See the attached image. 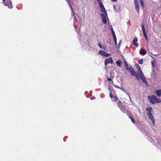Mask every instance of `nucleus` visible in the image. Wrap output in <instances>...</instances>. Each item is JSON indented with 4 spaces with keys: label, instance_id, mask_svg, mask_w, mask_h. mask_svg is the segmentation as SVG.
Returning a JSON list of instances; mask_svg holds the SVG:
<instances>
[{
    "label": "nucleus",
    "instance_id": "f8f14e48",
    "mask_svg": "<svg viewBox=\"0 0 161 161\" xmlns=\"http://www.w3.org/2000/svg\"><path fill=\"white\" fill-rule=\"evenodd\" d=\"M137 41V39L136 38H135L132 42V43L136 47H137L138 46V44L136 43Z\"/></svg>",
    "mask_w": 161,
    "mask_h": 161
},
{
    "label": "nucleus",
    "instance_id": "f3484780",
    "mask_svg": "<svg viewBox=\"0 0 161 161\" xmlns=\"http://www.w3.org/2000/svg\"><path fill=\"white\" fill-rule=\"evenodd\" d=\"M116 64L118 67H120L121 66V62L120 60H117L116 62Z\"/></svg>",
    "mask_w": 161,
    "mask_h": 161
},
{
    "label": "nucleus",
    "instance_id": "a878e982",
    "mask_svg": "<svg viewBox=\"0 0 161 161\" xmlns=\"http://www.w3.org/2000/svg\"><path fill=\"white\" fill-rule=\"evenodd\" d=\"M154 63H155V61H152L151 62V64H152V66L153 67H154L155 66Z\"/></svg>",
    "mask_w": 161,
    "mask_h": 161
},
{
    "label": "nucleus",
    "instance_id": "dca6fc26",
    "mask_svg": "<svg viewBox=\"0 0 161 161\" xmlns=\"http://www.w3.org/2000/svg\"><path fill=\"white\" fill-rule=\"evenodd\" d=\"M149 117L148 118L149 119H150L153 122V124L154 123V122L155 121V120L154 119V117L152 115V114H151V115H149L148 116Z\"/></svg>",
    "mask_w": 161,
    "mask_h": 161
},
{
    "label": "nucleus",
    "instance_id": "bb28decb",
    "mask_svg": "<svg viewBox=\"0 0 161 161\" xmlns=\"http://www.w3.org/2000/svg\"><path fill=\"white\" fill-rule=\"evenodd\" d=\"M125 67L126 69L127 70L129 68L128 64H127L126 65H125Z\"/></svg>",
    "mask_w": 161,
    "mask_h": 161
},
{
    "label": "nucleus",
    "instance_id": "b1692460",
    "mask_svg": "<svg viewBox=\"0 0 161 161\" xmlns=\"http://www.w3.org/2000/svg\"><path fill=\"white\" fill-rule=\"evenodd\" d=\"M110 54L107 53H106L105 52V54L104 55V56H105V57H108V56H110Z\"/></svg>",
    "mask_w": 161,
    "mask_h": 161
},
{
    "label": "nucleus",
    "instance_id": "1a4fd4ad",
    "mask_svg": "<svg viewBox=\"0 0 161 161\" xmlns=\"http://www.w3.org/2000/svg\"><path fill=\"white\" fill-rule=\"evenodd\" d=\"M106 16L105 14H101V16L102 18V22L104 24L107 23Z\"/></svg>",
    "mask_w": 161,
    "mask_h": 161
},
{
    "label": "nucleus",
    "instance_id": "4468645a",
    "mask_svg": "<svg viewBox=\"0 0 161 161\" xmlns=\"http://www.w3.org/2000/svg\"><path fill=\"white\" fill-rule=\"evenodd\" d=\"M136 68L139 72V73H138L139 75H140V74L142 75V74H143V73L141 69L140 66L138 65V64H137V65L136 66Z\"/></svg>",
    "mask_w": 161,
    "mask_h": 161
},
{
    "label": "nucleus",
    "instance_id": "423d86ee",
    "mask_svg": "<svg viewBox=\"0 0 161 161\" xmlns=\"http://www.w3.org/2000/svg\"><path fill=\"white\" fill-rule=\"evenodd\" d=\"M134 3L136 9L137 10V13L139 14L140 8L138 0H134Z\"/></svg>",
    "mask_w": 161,
    "mask_h": 161
},
{
    "label": "nucleus",
    "instance_id": "393cba45",
    "mask_svg": "<svg viewBox=\"0 0 161 161\" xmlns=\"http://www.w3.org/2000/svg\"><path fill=\"white\" fill-rule=\"evenodd\" d=\"M114 98V100L115 101H116L118 99V97H117V96H114V97H113Z\"/></svg>",
    "mask_w": 161,
    "mask_h": 161
},
{
    "label": "nucleus",
    "instance_id": "6e6552de",
    "mask_svg": "<svg viewBox=\"0 0 161 161\" xmlns=\"http://www.w3.org/2000/svg\"><path fill=\"white\" fill-rule=\"evenodd\" d=\"M142 75H139V79H137L138 80H140V79H141L142 81L145 83H147V81L145 79L144 75L143 74V73Z\"/></svg>",
    "mask_w": 161,
    "mask_h": 161
},
{
    "label": "nucleus",
    "instance_id": "c9c22d12",
    "mask_svg": "<svg viewBox=\"0 0 161 161\" xmlns=\"http://www.w3.org/2000/svg\"><path fill=\"white\" fill-rule=\"evenodd\" d=\"M102 49H105V46H103V48H102Z\"/></svg>",
    "mask_w": 161,
    "mask_h": 161
},
{
    "label": "nucleus",
    "instance_id": "20e7f679",
    "mask_svg": "<svg viewBox=\"0 0 161 161\" xmlns=\"http://www.w3.org/2000/svg\"><path fill=\"white\" fill-rule=\"evenodd\" d=\"M11 0H3L4 2V4L6 6H7L8 8L11 9L13 7Z\"/></svg>",
    "mask_w": 161,
    "mask_h": 161
},
{
    "label": "nucleus",
    "instance_id": "2f4dec72",
    "mask_svg": "<svg viewBox=\"0 0 161 161\" xmlns=\"http://www.w3.org/2000/svg\"><path fill=\"white\" fill-rule=\"evenodd\" d=\"M124 59V64H125V65H126L127 64V62L125 60V59Z\"/></svg>",
    "mask_w": 161,
    "mask_h": 161
},
{
    "label": "nucleus",
    "instance_id": "c756f323",
    "mask_svg": "<svg viewBox=\"0 0 161 161\" xmlns=\"http://www.w3.org/2000/svg\"><path fill=\"white\" fill-rule=\"evenodd\" d=\"M109 95H110V97L111 98H113L114 97V96L113 95H112V93H111V92H110Z\"/></svg>",
    "mask_w": 161,
    "mask_h": 161
},
{
    "label": "nucleus",
    "instance_id": "aec40b11",
    "mask_svg": "<svg viewBox=\"0 0 161 161\" xmlns=\"http://www.w3.org/2000/svg\"><path fill=\"white\" fill-rule=\"evenodd\" d=\"M98 1V2L100 8L104 6L102 2L100 0H99V1Z\"/></svg>",
    "mask_w": 161,
    "mask_h": 161
},
{
    "label": "nucleus",
    "instance_id": "9d476101",
    "mask_svg": "<svg viewBox=\"0 0 161 161\" xmlns=\"http://www.w3.org/2000/svg\"><path fill=\"white\" fill-rule=\"evenodd\" d=\"M147 53L144 49L141 48L139 51V53L142 55H144Z\"/></svg>",
    "mask_w": 161,
    "mask_h": 161
},
{
    "label": "nucleus",
    "instance_id": "e433bc0d",
    "mask_svg": "<svg viewBox=\"0 0 161 161\" xmlns=\"http://www.w3.org/2000/svg\"><path fill=\"white\" fill-rule=\"evenodd\" d=\"M111 1L113 2H116V1H117V0H111Z\"/></svg>",
    "mask_w": 161,
    "mask_h": 161
},
{
    "label": "nucleus",
    "instance_id": "412c9836",
    "mask_svg": "<svg viewBox=\"0 0 161 161\" xmlns=\"http://www.w3.org/2000/svg\"><path fill=\"white\" fill-rule=\"evenodd\" d=\"M143 59H141L139 60L138 61V63L140 64H143Z\"/></svg>",
    "mask_w": 161,
    "mask_h": 161
},
{
    "label": "nucleus",
    "instance_id": "0eeeda50",
    "mask_svg": "<svg viewBox=\"0 0 161 161\" xmlns=\"http://www.w3.org/2000/svg\"><path fill=\"white\" fill-rule=\"evenodd\" d=\"M113 63V59L111 57H110L109 58H107L105 60L104 62L105 65L106 66L107 64L111 63L112 64Z\"/></svg>",
    "mask_w": 161,
    "mask_h": 161
},
{
    "label": "nucleus",
    "instance_id": "72a5a7b5",
    "mask_svg": "<svg viewBox=\"0 0 161 161\" xmlns=\"http://www.w3.org/2000/svg\"><path fill=\"white\" fill-rule=\"evenodd\" d=\"M107 80L110 81H111L112 80V79L111 78H108Z\"/></svg>",
    "mask_w": 161,
    "mask_h": 161
},
{
    "label": "nucleus",
    "instance_id": "4c0bfd02",
    "mask_svg": "<svg viewBox=\"0 0 161 161\" xmlns=\"http://www.w3.org/2000/svg\"><path fill=\"white\" fill-rule=\"evenodd\" d=\"M97 0V1H99V0Z\"/></svg>",
    "mask_w": 161,
    "mask_h": 161
},
{
    "label": "nucleus",
    "instance_id": "2eb2a0df",
    "mask_svg": "<svg viewBox=\"0 0 161 161\" xmlns=\"http://www.w3.org/2000/svg\"><path fill=\"white\" fill-rule=\"evenodd\" d=\"M157 96L158 97H160L161 96V89L155 91Z\"/></svg>",
    "mask_w": 161,
    "mask_h": 161
},
{
    "label": "nucleus",
    "instance_id": "f704fd0d",
    "mask_svg": "<svg viewBox=\"0 0 161 161\" xmlns=\"http://www.w3.org/2000/svg\"><path fill=\"white\" fill-rule=\"evenodd\" d=\"M114 9L115 10H116V7H115V5H114Z\"/></svg>",
    "mask_w": 161,
    "mask_h": 161
},
{
    "label": "nucleus",
    "instance_id": "7ed1b4c3",
    "mask_svg": "<svg viewBox=\"0 0 161 161\" xmlns=\"http://www.w3.org/2000/svg\"><path fill=\"white\" fill-rule=\"evenodd\" d=\"M127 70H128L129 72H130L132 75L135 76L136 79H139L138 73H136L131 67L129 68Z\"/></svg>",
    "mask_w": 161,
    "mask_h": 161
},
{
    "label": "nucleus",
    "instance_id": "39448f33",
    "mask_svg": "<svg viewBox=\"0 0 161 161\" xmlns=\"http://www.w3.org/2000/svg\"><path fill=\"white\" fill-rule=\"evenodd\" d=\"M141 27L145 38L147 41L148 38L146 33L145 29L144 27V25L143 24H142Z\"/></svg>",
    "mask_w": 161,
    "mask_h": 161
},
{
    "label": "nucleus",
    "instance_id": "f257e3e1",
    "mask_svg": "<svg viewBox=\"0 0 161 161\" xmlns=\"http://www.w3.org/2000/svg\"><path fill=\"white\" fill-rule=\"evenodd\" d=\"M148 99L150 103L153 104H155V103H159L161 102V100L159 98L157 97L154 95L148 96Z\"/></svg>",
    "mask_w": 161,
    "mask_h": 161
},
{
    "label": "nucleus",
    "instance_id": "a211bd4d",
    "mask_svg": "<svg viewBox=\"0 0 161 161\" xmlns=\"http://www.w3.org/2000/svg\"><path fill=\"white\" fill-rule=\"evenodd\" d=\"M139 2L142 7L143 8L144 7V4L143 0H139Z\"/></svg>",
    "mask_w": 161,
    "mask_h": 161
},
{
    "label": "nucleus",
    "instance_id": "9b49d317",
    "mask_svg": "<svg viewBox=\"0 0 161 161\" xmlns=\"http://www.w3.org/2000/svg\"><path fill=\"white\" fill-rule=\"evenodd\" d=\"M152 110V108L151 107L147 108H146V110L148 116L149 115H151V114H152L151 113V111Z\"/></svg>",
    "mask_w": 161,
    "mask_h": 161
},
{
    "label": "nucleus",
    "instance_id": "c85d7f7f",
    "mask_svg": "<svg viewBox=\"0 0 161 161\" xmlns=\"http://www.w3.org/2000/svg\"><path fill=\"white\" fill-rule=\"evenodd\" d=\"M114 42L115 45H117V39H114Z\"/></svg>",
    "mask_w": 161,
    "mask_h": 161
},
{
    "label": "nucleus",
    "instance_id": "f03ea898",
    "mask_svg": "<svg viewBox=\"0 0 161 161\" xmlns=\"http://www.w3.org/2000/svg\"><path fill=\"white\" fill-rule=\"evenodd\" d=\"M117 105L123 113H125L126 112L127 110L125 108V105H123L122 103L120 101H119L117 103Z\"/></svg>",
    "mask_w": 161,
    "mask_h": 161
},
{
    "label": "nucleus",
    "instance_id": "6ab92c4d",
    "mask_svg": "<svg viewBox=\"0 0 161 161\" xmlns=\"http://www.w3.org/2000/svg\"><path fill=\"white\" fill-rule=\"evenodd\" d=\"M99 53L100 54L104 56L105 52L103 50H100L99 51Z\"/></svg>",
    "mask_w": 161,
    "mask_h": 161
},
{
    "label": "nucleus",
    "instance_id": "7c9ffc66",
    "mask_svg": "<svg viewBox=\"0 0 161 161\" xmlns=\"http://www.w3.org/2000/svg\"><path fill=\"white\" fill-rule=\"evenodd\" d=\"M121 40H120V41H119V44H118V47H120V44H121Z\"/></svg>",
    "mask_w": 161,
    "mask_h": 161
},
{
    "label": "nucleus",
    "instance_id": "cd10ccee",
    "mask_svg": "<svg viewBox=\"0 0 161 161\" xmlns=\"http://www.w3.org/2000/svg\"><path fill=\"white\" fill-rule=\"evenodd\" d=\"M98 46L100 48H103V47L102 46L101 43L99 42L98 44Z\"/></svg>",
    "mask_w": 161,
    "mask_h": 161
},
{
    "label": "nucleus",
    "instance_id": "ddd939ff",
    "mask_svg": "<svg viewBox=\"0 0 161 161\" xmlns=\"http://www.w3.org/2000/svg\"><path fill=\"white\" fill-rule=\"evenodd\" d=\"M100 8V10L101 12H103L106 14V15L107 16V12L106 9H105L104 6Z\"/></svg>",
    "mask_w": 161,
    "mask_h": 161
},
{
    "label": "nucleus",
    "instance_id": "473e14b6",
    "mask_svg": "<svg viewBox=\"0 0 161 161\" xmlns=\"http://www.w3.org/2000/svg\"><path fill=\"white\" fill-rule=\"evenodd\" d=\"M113 37L114 40V39H116V35H115L113 36Z\"/></svg>",
    "mask_w": 161,
    "mask_h": 161
},
{
    "label": "nucleus",
    "instance_id": "4be33fe9",
    "mask_svg": "<svg viewBox=\"0 0 161 161\" xmlns=\"http://www.w3.org/2000/svg\"><path fill=\"white\" fill-rule=\"evenodd\" d=\"M111 31L112 33L113 36L114 35H115L114 33V31L113 28L112 27L111 28Z\"/></svg>",
    "mask_w": 161,
    "mask_h": 161
},
{
    "label": "nucleus",
    "instance_id": "5701e85b",
    "mask_svg": "<svg viewBox=\"0 0 161 161\" xmlns=\"http://www.w3.org/2000/svg\"><path fill=\"white\" fill-rule=\"evenodd\" d=\"M129 118L131 119V121L133 123H134L135 122V121L134 120V119H133V118L131 117V116H130L129 117Z\"/></svg>",
    "mask_w": 161,
    "mask_h": 161
}]
</instances>
